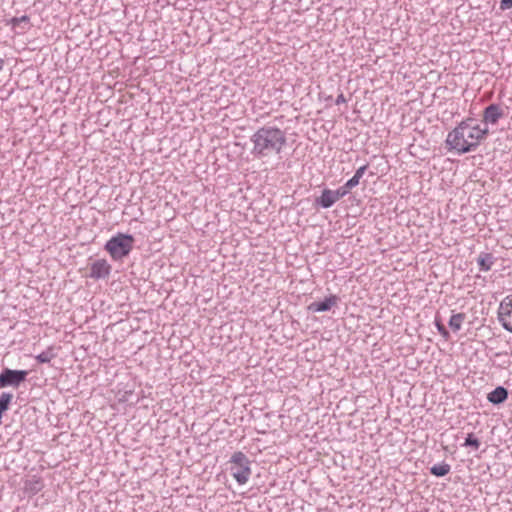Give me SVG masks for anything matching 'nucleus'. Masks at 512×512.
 Wrapping results in <instances>:
<instances>
[{
	"mask_svg": "<svg viewBox=\"0 0 512 512\" xmlns=\"http://www.w3.org/2000/svg\"><path fill=\"white\" fill-rule=\"evenodd\" d=\"M253 145L251 154L256 159L281 154L287 145L286 132L275 125H264L250 137Z\"/></svg>",
	"mask_w": 512,
	"mask_h": 512,
	"instance_id": "f03ea898",
	"label": "nucleus"
},
{
	"mask_svg": "<svg viewBox=\"0 0 512 512\" xmlns=\"http://www.w3.org/2000/svg\"><path fill=\"white\" fill-rule=\"evenodd\" d=\"M451 470V466L445 462L435 464L430 468V473L437 477H442L447 475Z\"/></svg>",
	"mask_w": 512,
	"mask_h": 512,
	"instance_id": "2eb2a0df",
	"label": "nucleus"
},
{
	"mask_svg": "<svg viewBox=\"0 0 512 512\" xmlns=\"http://www.w3.org/2000/svg\"><path fill=\"white\" fill-rule=\"evenodd\" d=\"M497 319L506 331L512 333V294L501 300L497 310Z\"/></svg>",
	"mask_w": 512,
	"mask_h": 512,
	"instance_id": "39448f33",
	"label": "nucleus"
},
{
	"mask_svg": "<svg viewBox=\"0 0 512 512\" xmlns=\"http://www.w3.org/2000/svg\"><path fill=\"white\" fill-rule=\"evenodd\" d=\"M463 445L471 446L475 450H478L481 443H480L479 439L477 437H475V435L473 433H469L468 436L466 437L465 443Z\"/></svg>",
	"mask_w": 512,
	"mask_h": 512,
	"instance_id": "6ab92c4d",
	"label": "nucleus"
},
{
	"mask_svg": "<svg viewBox=\"0 0 512 512\" xmlns=\"http://www.w3.org/2000/svg\"><path fill=\"white\" fill-rule=\"evenodd\" d=\"M28 375V371L26 370H12L9 368H5L0 374V387H14L17 388L21 383H23Z\"/></svg>",
	"mask_w": 512,
	"mask_h": 512,
	"instance_id": "423d86ee",
	"label": "nucleus"
},
{
	"mask_svg": "<svg viewBox=\"0 0 512 512\" xmlns=\"http://www.w3.org/2000/svg\"><path fill=\"white\" fill-rule=\"evenodd\" d=\"M350 189L349 188H345V184L341 187H339L337 190H334V193L338 199V201L345 197L348 193H349Z\"/></svg>",
	"mask_w": 512,
	"mask_h": 512,
	"instance_id": "aec40b11",
	"label": "nucleus"
},
{
	"mask_svg": "<svg viewBox=\"0 0 512 512\" xmlns=\"http://www.w3.org/2000/svg\"><path fill=\"white\" fill-rule=\"evenodd\" d=\"M466 319V314L465 313H456V314H453L451 317H450V320H449V326L450 328L454 331V332H457L461 329L462 327V324L464 323Z\"/></svg>",
	"mask_w": 512,
	"mask_h": 512,
	"instance_id": "4468645a",
	"label": "nucleus"
},
{
	"mask_svg": "<svg viewBox=\"0 0 512 512\" xmlns=\"http://www.w3.org/2000/svg\"><path fill=\"white\" fill-rule=\"evenodd\" d=\"M505 116L503 107L499 104H490L483 111V123L485 127L488 124L495 125L498 121Z\"/></svg>",
	"mask_w": 512,
	"mask_h": 512,
	"instance_id": "0eeeda50",
	"label": "nucleus"
},
{
	"mask_svg": "<svg viewBox=\"0 0 512 512\" xmlns=\"http://www.w3.org/2000/svg\"><path fill=\"white\" fill-rule=\"evenodd\" d=\"M54 347L53 346H49L45 351L41 352L40 354H38L35 359L39 362V363H49L53 358L56 357V354L54 352Z\"/></svg>",
	"mask_w": 512,
	"mask_h": 512,
	"instance_id": "dca6fc26",
	"label": "nucleus"
},
{
	"mask_svg": "<svg viewBox=\"0 0 512 512\" xmlns=\"http://www.w3.org/2000/svg\"><path fill=\"white\" fill-rule=\"evenodd\" d=\"M3 65H4V60L0 59V71L3 69Z\"/></svg>",
	"mask_w": 512,
	"mask_h": 512,
	"instance_id": "393cba45",
	"label": "nucleus"
},
{
	"mask_svg": "<svg viewBox=\"0 0 512 512\" xmlns=\"http://www.w3.org/2000/svg\"><path fill=\"white\" fill-rule=\"evenodd\" d=\"M135 239L130 234L117 233L109 239L104 249L109 253L115 261L122 260L128 256L133 249Z\"/></svg>",
	"mask_w": 512,
	"mask_h": 512,
	"instance_id": "7ed1b4c3",
	"label": "nucleus"
},
{
	"mask_svg": "<svg viewBox=\"0 0 512 512\" xmlns=\"http://www.w3.org/2000/svg\"><path fill=\"white\" fill-rule=\"evenodd\" d=\"M367 168H368V165H363V166L359 167L354 174L355 177L360 180L363 177V175L365 174Z\"/></svg>",
	"mask_w": 512,
	"mask_h": 512,
	"instance_id": "4be33fe9",
	"label": "nucleus"
},
{
	"mask_svg": "<svg viewBox=\"0 0 512 512\" xmlns=\"http://www.w3.org/2000/svg\"><path fill=\"white\" fill-rule=\"evenodd\" d=\"M44 488L43 478L39 475H28L24 481V492L28 495H36Z\"/></svg>",
	"mask_w": 512,
	"mask_h": 512,
	"instance_id": "6e6552de",
	"label": "nucleus"
},
{
	"mask_svg": "<svg viewBox=\"0 0 512 512\" xmlns=\"http://www.w3.org/2000/svg\"><path fill=\"white\" fill-rule=\"evenodd\" d=\"M338 201L334 190L325 188L321 195L315 199V205L321 208H330Z\"/></svg>",
	"mask_w": 512,
	"mask_h": 512,
	"instance_id": "9b49d317",
	"label": "nucleus"
},
{
	"mask_svg": "<svg viewBox=\"0 0 512 512\" xmlns=\"http://www.w3.org/2000/svg\"><path fill=\"white\" fill-rule=\"evenodd\" d=\"M336 104L339 105L341 103H345L346 102V99H345V96L341 93L337 96L336 98Z\"/></svg>",
	"mask_w": 512,
	"mask_h": 512,
	"instance_id": "b1692460",
	"label": "nucleus"
},
{
	"mask_svg": "<svg viewBox=\"0 0 512 512\" xmlns=\"http://www.w3.org/2000/svg\"><path fill=\"white\" fill-rule=\"evenodd\" d=\"M489 134L488 127H481L473 118L461 121L446 138V144L459 154L474 151Z\"/></svg>",
	"mask_w": 512,
	"mask_h": 512,
	"instance_id": "f257e3e1",
	"label": "nucleus"
},
{
	"mask_svg": "<svg viewBox=\"0 0 512 512\" xmlns=\"http://www.w3.org/2000/svg\"><path fill=\"white\" fill-rule=\"evenodd\" d=\"M495 263V257L491 253H480L477 258V264L481 271L487 272L491 270Z\"/></svg>",
	"mask_w": 512,
	"mask_h": 512,
	"instance_id": "ddd939ff",
	"label": "nucleus"
},
{
	"mask_svg": "<svg viewBox=\"0 0 512 512\" xmlns=\"http://www.w3.org/2000/svg\"><path fill=\"white\" fill-rule=\"evenodd\" d=\"M29 21H30L29 17L26 15H23L21 17L12 18L10 23H11L13 29L20 28L21 31L19 33H24L28 29V27L21 26V24L25 23L26 25H28Z\"/></svg>",
	"mask_w": 512,
	"mask_h": 512,
	"instance_id": "f3484780",
	"label": "nucleus"
},
{
	"mask_svg": "<svg viewBox=\"0 0 512 512\" xmlns=\"http://www.w3.org/2000/svg\"><path fill=\"white\" fill-rule=\"evenodd\" d=\"M512 7V0H501V8L509 9Z\"/></svg>",
	"mask_w": 512,
	"mask_h": 512,
	"instance_id": "5701e85b",
	"label": "nucleus"
},
{
	"mask_svg": "<svg viewBox=\"0 0 512 512\" xmlns=\"http://www.w3.org/2000/svg\"><path fill=\"white\" fill-rule=\"evenodd\" d=\"M111 272V265L105 259H98L91 265L90 277L93 279H100L109 276Z\"/></svg>",
	"mask_w": 512,
	"mask_h": 512,
	"instance_id": "1a4fd4ad",
	"label": "nucleus"
},
{
	"mask_svg": "<svg viewBox=\"0 0 512 512\" xmlns=\"http://www.w3.org/2000/svg\"><path fill=\"white\" fill-rule=\"evenodd\" d=\"M359 182H360V180L358 178H356L355 175H354L351 179H349L345 183V188H349L351 190L354 187H356L359 184Z\"/></svg>",
	"mask_w": 512,
	"mask_h": 512,
	"instance_id": "412c9836",
	"label": "nucleus"
},
{
	"mask_svg": "<svg viewBox=\"0 0 512 512\" xmlns=\"http://www.w3.org/2000/svg\"><path fill=\"white\" fill-rule=\"evenodd\" d=\"M435 326L440 333V335L445 339L448 340L450 338V333L446 329L445 325L442 323L441 319L439 317H435Z\"/></svg>",
	"mask_w": 512,
	"mask_h": 512,
	"instance_id": "a211bd4d",
	"label": "nucleus"
},
{
	"mask_svg": "<svg viewBox=\"0 0 512 512\" xmlns=\"http://www.w3.org/2000/svg\"><path fill=\"white\" fill-rule=\"evenodd\" d=\"M508 398V391L502 386H498L487 395L489 402L498 405L505 402Z\"/></svg>",
	"mask_w": 512,
	"mask_h": 512,
	"instance_id": "f8f14e48",
	"label": "nucleus"
},
{
	"mask_svg": "<svg viewBox=\"0 0 512 512\" xmlns=\"http://www.w3.org/2000/svg\"><path fill=\"white\" fill-rule=\"evenodd\" d=\"M230 472L239 485L248 482L251 476V462L241 451L235 452L230 459Z\"/></svg>",
	"mask_w": 512,
	"mask_h": 512,
	"instance_id": "20e7f679",
	"label": "nucleus"
},
{
	"mask_svg": "<svg viewBox=\"0 0 512 512\" xmlns=\"http://www.w3.org/2000/svg\"><path fill=\"white\" fill-rule=\"evenodd\" d=\"M338 296L330 295L326 297L323 301L312 302L308 309L312 312H324L329 311L333 306H336L338 303Z\"/></svg>",
	"mask_w": 512,
	"mask_h": 512,
	"instance_id": "9d476101",
	"label": "nucleus"
}]
</instances>
